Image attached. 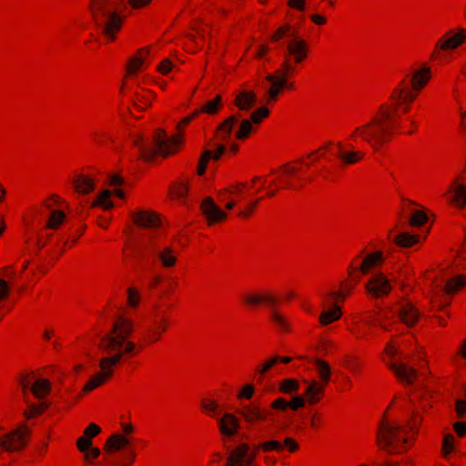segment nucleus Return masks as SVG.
Returning a JSON list of instances; mask_svg holds the SVG:
<instances>
[{"instance_id":"nucleus-1","label":"nucleus","mask_w":466,"mask_h":466,"mask_svg":"<svg viewBox=\"0 0 466 466\" xmlns=\"http://www.w3.org/2000/svg\"><path fill=\"white\" fill-rule=\"evenodd\" d=\"M135 332V321L125 315L115 318L111 328L100 337L97 347L106 356L99 360L100 370L92 375L79 393V397L107 383L115 375L116 368L125 360L139 353L137 344L130 340Z\"/></svg>"},{"instance_id":"nucleus-2","label":"nucleus","mask_w":466,"mask_h":466,"mask_svg":"<svg viewBox=\"0 0 466 466\" xmlns=\"http://www.w3.org/2000/svg\"><path fill=\"white\" fill-rule=\"evenodd\" d=\"M401 114L402 111L389 100L379 107L370 122L355 128L350 139L355 142L363 141L374 151H379L391 140Z\"/></svg>"},{"instance_id":"nucleus-3","label":"nucleus","mask_w":466,"mask_h":466,"mask_svg":"<svg viewBox=\"0 0 466 466\" xmlns=\"http://www.w3.org/2000/svg\"><path fill=\"white\" fill-rule=\"evenodd\" d=\"M375 444L380 451L400 455L408 452L414 445V436H409L404 426L390 420L384 414L377 426Z\"/></svg>"},{"instance_id":"nucleus-4","label":"nucleus","mask_w":466,"mask_h":466,"mask_svg":"<svg viewBox=\"0 0 466 466\" xmlns=\"http://www.w3.org/2000/svg\"><path fill=\"white\" fill-rule=\"evenodd\" d=\"M431 79L430 66H424L414 71L410 79H402L392 90L390 96V102L406 114L410 109V105L418 98L421 91L427 86Z\"/></svg>"},{"instance_id":"nucleus-5","label":"nucleus","mask_w":466,"mask_h":466,"mask_svg":"<svg viewBox=\"0 0 466 466\" xmlns=\"http://www.w3.org/2000/svg\"><path fill=\"white\" fill-rule=\"evenodd\" d=\"M295 73L296 71H293L289 66H285V67H279L265 77L266 81L270 83L265 98L266 104H275L284 90H293L295 88V84L289 82V79L291 78Z\"/></svg>"},{"instance_id":"nucleus-6","label":"nucleus","mask_w":466,"mask_h":466,"mask_svg":"<svg viewBox=\"0 0 466 466\" xmlns=\"http://www.w3.org/2000/svg\"><path fill=\"white\" fill-rule=\"evenodd\" d=\"M170 317L167 311H156L152 323L146 327L140 335L139 347L146 349L161 341L170 326Z\"/></svg>"},{"instance_id":"nucleus-7","label":"nucleus","mask_w":466,"mask_h":466,"mask_svg":"<svg viewBox=\"0 0 466 466\" xmlns=\"http://www.w3.org/2000/svg\"><path fill=\"white\" fill-rule=\"evenodd\" d=\"M124 22L125 16L121 9L93 20L106 44H112L116 41Z\"/></svg>"},{"instance_id":"nucleus-8","label":"nucleus","mask_w":466,"mask_h":466,"mask_svg":"<svg viewBox=\"0 0 466 466\" xmlns=\"http://www.w3.org/2000/svg\"><path fill=\"white\" fill-rule=\"evenodd\" d=\"M466 41V29L462 27L450 30L440 37L434 45L433 50L430 56L432 61L440 58L441 52L455 50L463 45Z\"/></svg>"},{"instance_id":"nucleus-9","label":"nucleus","mask_w":466,"mask_h":466,"mask_svg":"<svg viewBox=\"0 0 466 466\" xmlns=\"http://www.w3.org/2000/svg\"><path fill=\"white\" fill-rule=\"evenodd\" d=\"M309 54V43L301 37H294L287 45L286 54L279 67L289 66L293 71H296V66L304 63L308 59Z\"/></svg>"},{"instance_id":"nucleus-10","label":"nucleus","mask_w":466,"mask_h":466,"mask_svg":"<svg viewBox=\"0 0 466 466\" xmlns=\"http://www.w3.org/2000/svg\"><path fill=\"white\" fill-rule=\"evenodd\" d=\"M30 435L31 431L26 424L18 426L15 430L0 438L2 450L6 452L23 451L28 444Z\"/></svg>"},{"instance_id":"nucleus-11","label":"nucleus","mask_w":466,"mask_h":466,"mask_svg":"<svg viewBox=\"0 0 466 466\" xmlns=\"http://www.w3.org/2000/svg\"><path fill=\"white\" fill-rule=\"evenodd\" d=\"M361 279L354 267H348L347 278L339 283V289L330 291L326 296V300H337V303L343 304L352 294Z\"/></svg>"},{"instance_id":"nucleus-12","label":"nucleus","mask_w":466,"mask_h":466,"mask_svg":"<svg viewBox=\"0 0 466 466\" xmlns=\"http://www.w3.org/2000/svg\"><path fill=\"white\" fill-rule=\"evenodd\" d=\"M241 302L248 309H257L261 306L268 307L272 309L279 305V299L270 290L254 291L243 295Z\"/></svg>"},{"instance_id":"nucleus-13","label":"nucleus","mask_w":466,"mask_h":466,"mask_svg":"<svg viewBox=\"0 0 466 466\" xmlns=\"http://www.w3.org/2000/svg\"><path fill=\"white\" fill-rule=\"evenodd\" d=\"M362 253L363 251L355 256L349 265V267H354L356 268L360 279H362L364 275L370 274L377 265H381L383 263L382 251L379 250L369 253L363 258Z\"/></svg>"},{"instance_id":"nucleus-14","label":"nucleus","mask_w":466,"mask_h":466,"mask_svg":"<svg viewBox=\"0 0 466 466\" xmlns=\"http://www.w3.org/2000/svg\"><path fill=\"white\" fill-rule=\"evenodd\" d=\"M249 450L248 443H239L229 451L225 466H256L255 454H249Z\"/></svg>"},{"instance_id":"nucleus-15","label":"nucleus","mask_w":466,"mask_h":466,"mask_svg":"<svg viewBox=\"0 0 466 466\" xmlns=\"http://www.w3.org/2000/svg\"><path fill=\"white\" fill-rule=\"evenodd\" d=\"M238 412L243 418L245 422L250 425L264 423L271 420L272 416V413L268 409L254 402L244 405Z\"/></svg>"},{"instance_id":"nucleus-16","label":"nucleus","mask_w":466,"mask_h":466,"mask_svg":"<svg viewBox=\"0 0 466 466\" xmlns=\"http://www.w3.org/2000/svg\"><path fill=\"white\" fill-rule=\"evenodd\" d=\"M366 290L372 299H382L391 291V285L387 276L382 272L374 274L366 283Z\"/></svg>"},{"instance_id":"nucleus-17","label":"nucleus","mask_w":466,"mask_h":466,"mask_svg":"<svg viewBox=\"0 0 466 466\" xmlns=\"http://www.w3.org/2000/svg\"><path fill=\"white\" fill-rule=\"evenodd\" d=\"M200 210L208 227L223 223L228 218L227 213L223 211L210 197L202 200Z\"/></svg>"},{"instance_id":"nucleus-18","label":"nucleus","mask_w":466,"mask_h":466,"mask_svg":"<svg viewBox=\"0 0 466 466\" xmlns=\"http://www.w3.org/2000/svg\"><path fill=\"white\" fill-rule=\"evenodd\" d=\"M299 449V443L293 437H286L282 441L269 440L255 445V450H261L263 452H281L287 450L289 453H296Z\"/></svg>"},{"instance_id":"nucleus-19","label":"nucleus","mask_w":466,"mask_h":466,"mask_svg":"<svg viewBox=\"0 0 466 466\" xmlns=\"http://www.w3.org/2000/svg\"><path fill=\"white\" fill-rule=\"evenodd\" d=\"M123 0H89L87 10L91 20L121 9Z\"/></svg>"},{"instance_id":"nucleus-20","label":"nucleus","mask_w":466,"mask_h":466,"mask_svg":"<svg viewBox=\"0 0 466 466\" xmlns=\"http://www.w3.org/2000/svg\"><path fill=\"white\" fill-rule=\"evenodd\" d=\"M192 177L183 176L173 181L167 188V198L170 200L186 203L190 191Z\"/></svg>"},{"instance_id":"nucleus-21","label":"nucleus","mask_w":466,"mask_h":466,"mask_svg":"<svg viewBox=\"0 0 466 466\" xmlns=\"http://www.w3.org/2000/svg\"><path fill=\"white\" fill-rule=\"evenodd\" d=\"M132 222L141 228H157L161 225L159 215L153 210H137L130 213Z\"/></svg>"},{"instance_id":"nucleus-22","label":"nucleus","mask_w":466,"mask_h":466,"mask_svg":"<svg viewBox=\"0 0 466 466\" xmlns=\"http://www.w3.org/2000/svg\"><path fill=\"white\" fill-rule=\"evenodd\" d=\"M184 136L176 134L166 141L162 142L157 148H154L153 156H160L162 157H168L177 154L183 147Z\"/></svg>"},{"instance_id":"nucleus-23","label":"nucleus","mask_w":466,"mask_h":466,"mask_svg":"<svg viewBox=\"0 0 466 466\" xmlns=\"http://www.w3.org/2000/svg\"><path fill=\"white\" fill-rule=\"evenodd\" d=\"M218 426L220 435L230 439L238 433L240 421L235 414L227 412L219 419Z\"/></svg>"},{"instance_id":"nucleus-24","label":"nucleus","mask_w":466,"mask_h":466,"mask_svg":"<svg viewBox=\"0 0 466 466\" xmlns=\"http://www.w3.org/2000/svg\"><path fill=\"white\" fill-rule=\"evenodd\" d=\"M448 193L451 194L450 204L459 209L466 208V185L455 179L450 186Z\"/></svg>"},{"instance_id":"nucleus-25","label":"nucleus","mask_w":466,"mask_h":466,"mask_svg":"<svg viewBox=\"0 0 466 466\" xmlns=\"http://www.w3.org/2000/svg\"><path fill=\"white\" fill-rule=\"evenodd\" d=\"M327 386L328 385L320 383L316 380H310L303 395L307 403L309 406L319 404L325 397Z\"/></svg>"},{"instance_id":"nucleus-26","label":"nucleus","mask_w":466,"mask_h":466,"mask_svg":"<svg viewBox=\"0 0 466 466\" xmlns=\"http://www.w3.org/2000/svg\"><path fill=\"white\" fill-rule=\"evenodd\" d=\"M74 191L79 195H88L96 188V179L90 175L76 174L72 178Z\"/></svg>"},{"instance_id":"nucleus-27","label":"nucleus","mask_w":466,"mask_h":466,"mask_svg":"<svg viewBox=\"0 0 466 466\" xmlns=\"http://www.w3.org/2000/svg\"><path fill=\"white\" fill-rule=\"evenodd\" d=\"M398 318L407 327H413L420 319V313L411 302L406 301L400 306Z\"/></svg>"},{"instance_id":"nucleus-28","label":"nucleus","mask_w":466,"mask_h":466,"mask_svg":"<svg viewBox=\"0 0 466 466\" xmlns=\"http://www.w3.org/2000/svg\"><path fill=\"white\" fill-rule=\"evenodd\" d=\"M269 321L279 333L289 334L292 332V326L289 318L278 307H274L270 310Z\"/></svg>"},{"instance_id":"nucleus-29","label":"nucleus","mask_w":466,"mask_h":466,"mask_svg":"<svg viewBox=\"0 0 466 466\" xmlns=\"http://www.w3.org/2000/svg\"><path fill=\"white\" fill-rule=\"evenodd\" d=\"M257 99L255 91L243 90L234 96L232 103L239 111L248 112L255 106Z\"/></svg>"},{"instance_id":"nucleus-30","label":"nucleus","mask_w":466,"mask_h":466,"mask_svg":"<svg viewBox=\"0 0 466 466\" xmlns=\"http://www.w3.org/2000/svg\"><path fill=\"white\" fill-rule=\"evenodd\" d=\"M240 115L235 114L228 116L221 122L215 130V138L221 142L228 141L232 134L235 124L238 121Z\"/></svg>"},{"instance_id":"nucleus-31","label":"nucleus","mask_w":466,"mask_h":466,"mask_svg":"<svg viewBox=\"0 0 466 466\" xmlns=\"http://www.w3.org/2000/svg\"><path fill=\"white\" fill-rule=\"evenodd\" d=\"M149 50L146 47L138 49L131 56L126 66V72L128 76H136L141 70L145 59L148 56Z\"/></svg>"},{"instance_id":"nucleus-32","label":"nucleus","mask_w":466,"mask_h":466,"mask_svg":"<svg viewBox=\"0 0 466 466\" xmlns=\"http://www.w3.org/2000/svg\"><path fill=\"white\" fill-rule=\"evenodd\" d=\"M129 443L130 440L128 437L121 433H115L106 439L103 451L107 454H113L114 452L122 451L129 445Z\"/></svg>"},{"instance_id":"nucleus-33","label":"nucleus","mask_w":466,"mask_h":466,"mask_svg":"<svg viewBox=\"0 0 466 466\" xmlns=\"http://www.w3.org/2000/svg\"><path fill=\"white\" fill-rule=\"evenodd\" d=\"M328 303L332 305V308L323 310L319 317V323L321 326H328L337 320H339L342 315L341 306L343 304L337 303V300H327Z\"/></svg>"},{"instance_id":"nucleus-34","label":"nucleus","mask_w":466,"mask_h":466,"mask_svg":"<svg viewBox=\"0 0 466 466\" xmlns=\"http://www.w3.org/2000/svg\"><path fill=\"white\" fill-rule=\"evenodd\" d=\"M391 370L394 371L399 381L407 385H411L417 380V370L404 363L393 364Z\"/></svg>"},{"instance_id":"nucleus-35","label":"nucleus","mask_w":466,"mask_h":466,"mask_svg":"<svg viewBox=\"0 0 466 466\" xmlns=\"http://www.w3.org/2000/svg\"><path fill=\"white\" fill-rule=\"evenodd\" d=\"M157 257L165 268H174L177 263V257L176 250L172 247H164L159 249L157 253Z\"/></svg>"},{"instance_id":"nucleus-36","label":"nucleus","mask_w":466,"mask_h":466,"mask_svg":"<svg viewBox=\"0 0 466 466\" xmlns=\"http://www.w3.org/2000/svg\"><path fill=\"white\" fill-rule=\"evenodd\" d=\"M341 366L350 372L353 376L361 375L363 372V364L359 356L346 355L341 360Z\"/></svg>"},{"instance_id":"nucleus-37","label":"nucleus","mask_w":466,"mask_h":466,"mask_svg":"<svg viewBox=\"0 0 466 466\" xmlns=\"http://www.w3.org/2000/svg\"><path fill=\"white\" fill-rule=\"evenodd\" d=\"M420 239L421 237L419 234L401 232L394 237L393 243L399 248H410L420 243Z\"/></svg>"},{"instance_id":"nucleus-38","label":"nucleus","mask_w":466,"mask_h":466,"mask_svg":"<svg viewBox=\"0 0 466 466\" xmlns=\"http://www.w3.org/2000/svg\"><path fill=\"white\" fill-rule=\"evenodd\" d=\"M137 459V451L130 448L124 452L112 457L109 461L110 466H133Z\"/></svg>"},{"instance_id":"nucleus-39","label":"nucleus","mask_w":466,"mask_h":466,"mask_svg":"<svg viewBox=\"0 0 466 466\" xmlns=\"http://www.w3.org/2000/svg\"><path fill=\"white\" fill-rule=\"evenodd\" d=\"M313 364L319 378L318 381L329 385L331 380V368L329 363L325 360L317 359L313 361Z\"/></svg>"},{"instance_id":"nucleus-40","label":"nucleus","mask_w":466,"mask_h":466,"mask_svg":"<svg viewBox=\"0 0 466 466\" xmlns=\"http://www.w3.org/2000/svg\"><path fill=\"white\" fill-rule=\"evenodd\" d=\"M276 177L271 181L269 187H276L277 190L285 188L297 189L304 186L302 183L295 184L279 170L276 171Z\"/></svg>"},{"instance_id":"nucleus-41","label":"nucleus","mask_w":466,"mask_h":466,"mask_svg":"<svg viewBox=\"0 0 466 466\" xmlns=\"http://www.w3.org/2000/svg\"><path fill=\"white\" fill-rule=\"evenodd\" d=\"M222 96L217 95L213 99L205 103L200 108L195 109L198 116L207 114L208 116H216L222 108Z\"/></svg>"},{"instance_id":"nucleus-42","label":"nucleus","mask_w":466,"mask_h":466,"mask_svg":"<svg viewBox=\"0 0 466 466\" xmlns=\"http://www.w3.org/2000/svg\"><path fill=\"white\" fill-rule=\"evenodd\" d=\"M52 385L47 379H39L31 385V391L37 399H44L51 392Z\"/></svg>"},{"instance_id":"nucleus-43","label":"nucleus","mask_w":466,"mask_h":466,"mask_svg":"<svg viewBox=\"0 0 466 466\" xmlns=\"http://www.w3.org/2000/svg\"><path fill=\"white\" fill-rule=\"evenodd\" d=\"M200 410L209 418H215L219 412L220 405L212 398H203L199 402Z\"/></svg>"},{"instance_id":"nucleus-44","label":"nucleus","mask_w":466,"mask_h":466,"mask_svg":"<svg viewBox=\"0 0 466 466\" xmlns=\"http://www.w3.org/2000/svg\"><path fill=\"white\" fill-rule=\"evenodd\" d=\"M155 99V94L150 90H141L136 94L134 106L139 110H146Z\"/></svg>"},{"instance_id":"nucleus-45","label":"nucleus","mask_w":466,"mask_h":466,"mask_svg":"<svg viewBox=\"0 0 466 466\" xmlns=\"http://www.w3.org/2000/svg\"><path fill=\"white\" fill-rule=\"evenodd\" d=\"M466 286V276L460 274L449 279L444 286V292L453 294Z\"/></svg>"},{"instance_id":"nucleus-46","label":"nucleus","mask_w":466,"mask_h":466,"mask_svg":"<svg viewBox=\"0 0 466 466\" xmlns=\"http://www.w3.org/2000/svg\"><path fill=\"white\" fill-rule=\"evenodd\" d=\"M112 192L109 189L103 190L99 196L93 200L90 205L91 208H95L97 207L102 208L104 210H110L114 208V203L110 199Z\"/></svg>"},{"instance_id":"nucleus-47","label":"nucleus","mask_w":466,"mask_h":466,"mask_svg":"<svg viewBox=\"0 0 466 466\" xmlns=\"http://www.w3.org/2000/svg\"><path fill=\"white\" fill-rule=\"evenodd\" d=\"M300 384L297 379H284L279 383V391L282 394L291 395L299 390Z\"/></svg>"},{"instance_id":"nucleus-48","label":"nucleus","mask_w":466,"mask_h":466,"mask_svg":"<svg viewBox=\"0 0 466 466\" xmlns=\"http://www.w3.org/2000/svg\"><path fill=\"white\" fill-rule=\"evenodd\" d=\"M48 408L49 405L46 402L31 404L25 410L24 416L26 420L37 418L43 415Z\"/></svg>"},{"instance_id":"nucleus-49","label":"nucleus","mask_w":466,"mask_h":466,"mask_svg":"<svg viewBox=\"0 0 466 466\" xmlns=\"http://www.w3.org/2000/svg\"><path fill=\"white\" fill-rule=\"evenodd\" d=\"M253 129L254 127L251 121L248 120V118L243 119L240 122V125L235 133V138L238 140H246L250 137Z\"/></svg>"},{"instance_id":"nucleus-50","label":"nucleus","mask_w":466,"mask_h":466,"mask_svg":"<svg viewBox=\"0 0 466 466\" xmlns=\"http://www.w3.org/2000/svg\"><path fill=\"white\" fill-rule=\"evenodd\" d=\"M66 218V214L63 210H53L48 218L46 227L50 229H57Z\"/></svg>"},{"instance_id":"nucleus-51","label":"nucleus","mask_w":466,"mask_h":466,"mask_svg":"<svg viewBox=\"0 0 466 466\" xmlns=\"http://www.w3.org/2000/svg\"><path fill=\"white\" fill-rule=\"evenodd\" d=\"M211 27L208 25H202L196 30V34L190 37L197 41L198 46L202 47L207 40L210 37Z\"/></svg>"},{"instance_id":"nucleus-52","label":"nucleus","mask_w":466,"mask_h":466,"mask_svg":"<svg viewBox=\"0 0 466 466\" xmlns=\"http://www.w3.org/2000/svg\"><path fill=\"white\" fill-rule=\"evenodd\" d=\"M304 164V161L297 160L280 167L279 170L282 172L288 178H291V177L295 176L298 172L302 170Z\"/></svg>"},{"instance_id":"nucleus-53","label":"nucleus","mask_w":466,"mask_h":466,"mask_svg":"<svg viewBox=\"0 0 466 466\" xmlns=\"http://www.w3.org/2000/svg\"><path fill=\"white\" fill-rule=\"evenodd\" d=\"M270 114L269 109L266 106H262L254 111L251 112L248 120L251 121L253 125H260L262 121L268 117Z\"/></svg>"},{"instance_id":"nucleus-54","label":"nucleus","mask_w":466,"mask_h":466,"mask_svg":"<svg viewBox=\"0 0 466 466\" xmlns=\"http://www.w3.org/2000/svg\"><path fill=\"white\" fill-rule=\"evenodd\" d=\"M365 157V153L362 151H351L339 155L344 165H353L360 162Z\"/></svg>"},{"instance_id":"nucleus-55","label":"nucleus","mask_w":466,"mask_h":466,"mask_svg":"<svg viewBox=\"0 0 466 466\" xmlns=\"http://www.w3.org/2000/svg\"><path fill=\"white\" fill-rule=\"evenodd\" d=\"M127 305L129 308L137 309L140 305L141 296H140V292L137 289H136L134 287L127 288Z\"/></svg>"},{"instance_id":"nucleus-56","label":"nucleus","mask_w":466,"mask_h":466,"mask_svg":"<svg viewBox=\"0 0 466 466\" xmlns=\"http://www.w3.org/2000/svg\"><path fill=\"white\" fill-rule=\"evenodd\" d=\"M212 151L211 150H206L204 151L198 162L197 166V174L199 177H202L205 175L208 165L209 161L211 160Z\"/></svg>"},{"instance_id":"nucleus-57","label":"nucleus","mask_w":466,"mask_h":466,"mask_svg":"<svg viewBox=\"0 0 466 466\" xmlns=\"http://www.w3.org/2000/svg\"><path fill=\"white\" fill-rule=\"evenodd\" d=\"M428 221V216L427 214L422 211V210H415L410 218V221H409V224L411 226V227H422L423 225H425Z\"/></svg>"},{"instance_id":"nucleus-58","label":"nucleus","mask_w":466,"mask_h":466,"mask_svg":"<svg viewBox=\"0 0 466 466\" xmlns=\"http://www.w3.org/2000/svg\"><path fill=\"white\" fill-rule=\"evenodd\" d=\"M422 423V417L419 413L412 414L411 420L409 423L410 433L409 436H414V441L418 434L419 427Z\"/></svg>"},{"instance_id":"nucleus-59","label":"nucleus","mask_w":466,"mask_h":466,"mask_svg":"<svg viewBox=\"0 0 466 466\" xmlns=\"http://www.w3.org/2000/svg\"><path fill=\"white\" fill-rule=\"evenodd\" d=\"M261 200V198L254 200L253 202L248 204L242 210H240L238 214V217L242 219H248L251 217V215L256 210L259 201Z\"/></svg>"},{"instance_id":"nucleus-60","label":"nucleus","mask_w":466,"mask_h":466,"mask_svg":"<svg viewBox=\"0 0 466 466\" xmlns=\"http://www.w3.org/2000/svg\"><path fill=\"white\" fill-rule=\"evenodd\" d=\"M255 393V387L253 384H245L237 394L238 400H251Z\"/></svg>"},{"instance_id":"nucleus-61","label":"nucleus","mask_w":466,"mask_h":466,"mask_svg":"<svg viewBox=\"0 0 466 466\" xmlns=\"http://www.w3.org/2000/svg\"><path fill=\"white\" fill-rule=\"evenodd\" d=\"M291 31V25L286 24L280 27H279L271 35V42H279L283 39L285 36L289 35Z\"/></svg>"},{"instance_id":"nucleus-62","label":"nucleus","mask_w":466,"mask_h":466,"mask_svg":"<svg viewBox=\"0 0 466 466\" xmlns=\"http://www.w3.org/2000/svg\"><path fill=\"white\" fill-rule=\"evenodd\" d=\"M276 364H278L277 358L275 356H272L271 358L267 360L263 364L258 366L255 371L260 376H263L266 373H268Z\"/></svg>"},{"instance_id":"nucleus-63","label":"nucleus","mask_w":466,"mask_h":466,"mask_svg":"<svg viewBox=\"0 0 466 466\" xmlns=\"http://www.w3.org/2000/svg\"><path fill=\"white\" fill-rule=\"evenodd\" d=\"M84 453V462L86 464H91L95 460H96L100 454L101 451L98 447H90L88 450L83 452Z\"/></svg>"},{"instance_id":"nucleus-64","label":"nucleus","mask_w":466,"mask_h":466,"mask_svg":"<svg viewBox=\"0 0 466 466\" xmlns=\"http://www.w3.org/2000/svg\"><path fill=\"white\" fill-rule=\"evenodd\" d=\"M198 116V113L194 110L191 114L182 118L177 125V134H181L184 136V131L186 127L190 124L192 120H194Z\"/></svg>"}]
</instances>
